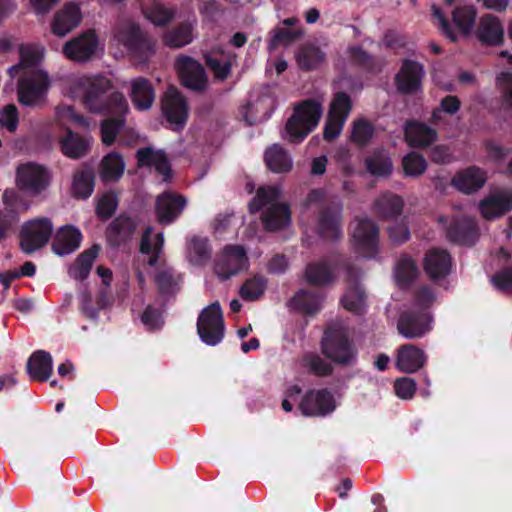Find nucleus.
<instances>
[{"label":"nucleus","instance_id":"f257e3e1","mask_svg":"<svg viewBox=\"0 0 512 512\" xmlns=\"http://www.w3.org/2000/svg\"><path fill=\"white\" fill-rule=\"evenodd\" d=\"M110 79L102 75H76L63 83V95L82 101L92 113H113L122 116L128 111V104L121 93L112 92Z\"/></svg>","mask_w":512,"mask_h":512},{"label":"nucleus","instance_id":"f03ea898","mask_svg":"<svg viewBox=\"0 0 512 512\" xmlns=\"http://www.w3.org/2000/svg\"><path fill=\"white\" fill-rule=\"evenodd\" d=\"M280 194L278 187H260L249 204L252 213L261 211V219L267 230L282 229L290 223V210L286 204L279 202Z\"/></svg>","mask_w":512,"mask_h":512},{"label":"nucleus","instance_id":"7ed1b4c3","mask_svg":"<svg viewBox=\"0 0 512 512\" xmlns=\"http://www.w3.org/2000/svg\"><path fill=\"white\" fill-rule=\"evenodd\" d=\"M324 97L306 99L295 106L289 118L283 138L289 142H301L319 124L323 114Z\"/></svg>","mask_w":512,"mask_h":512},{"label":"nucleus","instance_id":"20e7f679","mask_svg":"<svg viewBox=\"0 0 512 512\" xmlns=\"http://www.w3.org/2000/svg\"><path fill=\"white\" fill-rule=\"evenodd\" d=\"M17 96L21 105L26 107H41L46 103L50 88L48 73L43 69H30L18 73Z\"/></svg>","mask_w":512,"mask_h":512},{"label":"nucleus","instance_id":"39448f33","mask_svg":"<svg viewBox=\"0 0 512 512\" xmlns=\"http://www.w3.org/2000/svg\"><path fill=\"white\" fill-rule=\"evenodd\" d=\"M328 200L321 190H313L305 200L307 210H321V216L318 223L320 235L329 240H335L341 237V205L339 202H333L332 206H327Z\"/></svg>","mask_w":512,"mask_h":512},{"label":"nucleus","instance_id":"423d86ee","mask_svg":"<svg viewBox=\"0 0 512 512\" xmlns=\"http://www.w3.org/2000/svg\"><path fill=\"white\" fill-rule=\"evenodd\" d=\"M322 349L329 359L340 365H351L357 357L356 350L348 341L346 330L340 325L327 329Z\"/></svg>","mask_w":512,"mask_h":512},{"label":"nucleus","instance_id":"0eeeda50","mask_svg":"<svg viewBox=\"0 0 512 512\" xmlns=\"http://www.w3.org/2000/svg\"><path fill=\"white\" fill-rule=\"evenodd\" d=\"M54 226L50 219L42 217L25 222L20 230V248L26 254L43 248L50 240Z\"/></svg>","mask_w":512,"mask_h":512},{"label":"nucleus","instance_id":"6e6552de","mask_svg":"<svg viewBox=\"0 0 512 512\" xmlns=\"http://www.w3.org/2000/svg\"><path fill=\"white\" fill-rule=\"evenodd\" d=\"M223 314L219 302L204 308L197 320V332L203 343L209 346L219 344L224 337Z\"/></svg>","mask_w":512,"mask_h":512},{"label":"nucleus","instance_id":"1a4fd4ad","mask_svg":"<svg viewBox=\"0 0 512 512\" xmlns=\"http://www.w3.org/2000/svg\"><path fill=\"white\" fill-rule=\"evenodd\" d=\"M352 243L355 250L363 257H373L378 249L379 230L368 218H356L351 223Z\"/></svg>","mask_w":512,"mask_h":512},{"label":"nucleus","instance_id":"9d476101","mask_svg":"<svg viewBox=\"0 0 512 512\" xmlns=\"http://www.w3.org/2000/svg\"><path fill=\"white\" fill-rule=\"evenodd\" d=\"M103 52V45L93 31H88L68 41L63 46L64 55L76 62H86Z\"/></svg>","mask_w":512,"mask_h":512},{"label":"nucleus","instance_id":"9b49d317","mask_svg":"<svg viewBox=\"0 0 512 512\" xmlns=\"http://www.w3.org/2000/svg\"><path fill=\"white\" fill-rule=\"evenodd\" d=\"M351 108V100L347 94L339 92L334 96L324 126L325 139H334L340 135Z\"/></svg>","mask_w":512,"mask_h":512},{"label":"nucleus","instance_id":"f8f14e48","mask_svg":"<svg viewBox=\"0 0 512 512\" xmlns=\"http://www.w3.org/2000/svg\"><path fill=\"white\" fill-rule=\"evenodd\" d=\"M247 267L245 249L239 245H228L216 259L214 270L219 278L226 280Z\"/></svg>","mask_w":512,"mask_h":512},{"label":"nucleus","instance_id":"ddd939ff","mask_svg":"<svg viewBox=\"0 0 512 512\" xmlns=\"http://www.w3.org/2000/svg\"><path fill=\"white\" fill-rule=\"evenodd\" d=\"M162 112L173 130H181L188 118V107L186 100L174 87L165 92L162 101Z\"/></svg>","mask_w":512,"mask_h":512},{"label":"nucleus","instance_id":"4468645a","mask_svg":"<svg viewBox=\"0 0 512 512\" xmlns=\"http://www.w3.org/2000/svg\"><path fill=\"white\" fill-rule=\"evenodd\" d=\"M17 186L31 195L41 193L49 184V174L35 163L21 164L16 173Z\"/></svg>","mask_w":512,"mask_h":512},{"label":"nucleus","instance_id":"2eb2a0df","mask_svg":"<svg viewBox=\"0 0 512 512\" xmlns=\"http://www.w3.org/2000/svg\"><path fill=\"white\" fill-rule=\"evenodd\" d=\"M432 322L431 313L414 312L409 309L400 316L397 330L406 339H417L432 330Z\"/></svg>","mask_w":512,"mask_h":512},{"label":"nucleus","instance_id":"dca6fc26","mask_svg":"<svg viewBox=\"0 0 512 512\" xmlns=\"http://www.w3.org/2000/svg\"><path fill=\"white\" fill-rule=\"evenodd\" d=\"M439 223L447 226V236L462 245H472L478 237V228L474 218L461 216L450 219L446 216L438 218Z\"/></svg>","mask_w":512,"mask_h":512},{"label":"nucleus","instance_id":"f3484780","mask_svg":"<svg viewBox=\"0 0 512 512\" xmlns=\"http://www.w3.org/2000/svg\"><path fill=\"white\" fill-rule=\"evenodd\" d=\"M479 212L486 220H494L512 210V190L498 188L487 194L478 204Z\"/></svg>","mask_w":512,"mask_h":512},{"label":"nucleus","instance_id":"a211bd4d","mask_svg":"<svg viewBox=\"0 0 512 512\" xmlns=\"http://www.w3.org/2000/svg\"><path fill=\"white\" fill-rule=\"evenodd\" d=\"M299 408L305 416H325L336 408L333 394L325 389L312 390L302 398Z\"/></svg>","mask_w":512,"mask_h":512},{"label":"nucleus","instance_id":"6ab92c4d","mask_svg":"<svg viewBox=\"0 0 512 512\" xmlns=\"http://www.w3.org/2000/svg\"><path fill=\"white\" fill-rule=\"evenodd\" d=\"M175 66L185 87L195 91H201L206 87L207 77L200 63L190 57L180 56Z\"/></svg>","mask_w":512,"mask_h":512},{"label":"nucleus","instance_id":"aec40b11","mask_svg":"<svg viewBox=\"0 0 512 512\" xmlns=\"http://www.w3.org/2000/svg\"><path fill=\"white\" fill-rule=\"evenodd\" d=\"M344 270L349 286L341 299L342 305L352 313L361 314L366 309V296L363 288L356 281L358 273L348 265L344 266Z\"/></svg>","mask_w":512,"mask_h":512},{"label":"nucleus","instance_id":"412c9836","mask_svg":"<svg viewBox=\"0 0 512 512\" xmlns=\"http://www.w3.org/2000/svg\"><path fill=\"white\" fill-rule=\"evenodd\" d=\"M423 269L430 279L441 280L450 274L452 259L445 250L431 249L423 259Z\"/></svg>","mask_w":512,"mask_h":512},{"label":"nucleus","instance_id":"4be33fe9","mask_svg":"<svg viewBox=\"0 0 512 512\" xmlns=\"http://www.w3.org/2000/svg\"><path fill=\"white\" fill-rule=\"evenodd\" d=\"M119 41L135 55L141 56L143 54V59H147L154 52L153 42L135 24L128 25L119 33Z\"/></svg>","mask_w":512,"mask_h":512},{"label":"nucleus","instance_id":"5701e85b","mask_svg":"<svg viewBox=\"0 0 512 512\" xmlns=\"http://www.w3.org/2000/svg\"><path fill=\"white\" fill-rule=\"evenodd\" d=\"M427 362L426 353L412 344L400 346L397 350L395 365L400 372L411 374L420 370Z\"/></svg>","mask_w":512,"mask_h":512},{"label":"nucleus","instance_id":"b1692460","mask_svg":"<svg viewBox=\"0 0 512 512\" xmlns=\"http://www.w3.org/2000/svg\"><path fill=\"white\" fill-rule=\"evenodd\" d=\"M186 199L180 195L164 192L156 199V216L161 224L172 223L182 212Z\"/></svg>","mask_w":512,"mask_h":512},{"label":"nucleus","instance_id":"393cba45","mask_svg":"<svg viewBox=\"0 0 512 512\" xmlns=\"http://www.w3.org/2000/svg\"><path fill=\"white\" fill-rule=\"evenodd\" d=\"M81 19L79 6L75 3H67L54 15L51 30L55 35L64 37L80 24Z\"/></svg>","mask_w":512,"mask_h":512},{"label":"nucleus","instance_id":"a878e982","mask_svg":"<svg viewBox=\"0 0 512 512\" xmlns=\"http://www.w3.org/2000/svg\"><path fill=\"white\" fill-rule=\"evenodd\" d=\"M424 72L421 64L405 61L396 75L397 88L405 94L417 93L421 89Z\"/></svg>","mask_w":512,"mask_h":512},{"label":"nucleus","instance_id":"bb28decb","mask_svg":"<svg viewBox=\"0 0 512 512\" xmlns=\"http://www.w3.org/2000/svg\"><path fill=\"white\" fill-rule=\"evenodd\" d=\"M45 49L38 44L19 45L20 61L11 66L8 73L11 78H15L18 73L32 69H42L40 63L44 58Z\"/></svg>","mask_w":512,"mask_h":512},{"label":"nucleus","instance_id":"cd10ccee","mask_svg":"<svg viewBox=\"0 0 512 512\" xmlns=\"http://www.w3.org/2000/svg\"><path fill=\"white\" fill-rule=\"evenodd\" d=\"M478 40L489 46H498L504 40V27L500 19L487 14L480 18L476 30Z\"/></svg>","mask_w":512,"mask_h":512},{"label":"nucleus","instance_id":"c85d7f7f","mask_svg":"<svg viewBox=\"0 0 512 512\" xmlns=\"http://www.w3.org/2000/svg\"><path fill=\"white\" fill-rule=\"evenodd\" d=\"M487 177L483 170L477 167H469L455 174L452 185L459 191L470 194L484 186Z\"/></svg>","mask_w":512,"mask_h":512},{"label":"nucleus","instance_id":"c756f323","mask_svg":"<svg viewBox=\"0 0 512 512\" xmlns=\"http://www.w3.org/2000/svg\"><path fill=\"white\" fill-rule=\"evenodd\" d=\"M81 232L73 226L61 227L55 236L52 248L60 256L74 252L80 246Z\"/></svg>","mask_w":512,"mask_h":512},{"label":"nucleus","instance_id":"7c9ffc66","mask_svg":"<svg viewBox=\"0 0 512 512\" xmlns=\"http://www.w3.org/2000/svg\"><path fill=\"white\" fill-rule=\"evenodd\" d=\"M91 143V137L80 136L68 128L60 140V147L64 155L72 159H78L88 152Z\"/></svg>","mask_w":512,"mask_h":512},{"label":"nucleus","instance_id":"2f4dec72","mask_svg":"<svg viewBox=\"0 0 512 512\" xmlns=\"http://www.w3.org/2000/svg\"><path fill=\"white\" fill-rule=\"evenodd\" d=\"M53 370L52 356L43 350L34 352L27 363V371L34 380L46 381Z\"/></svg>","mask_w":512,"mask_h":512},{"label":"nucleus","instance_id":"473e14b6","mask_svg":"<svg viewBox=\"0 0 512 512\" xmlns=\"http://www.w3.org/2000/svg\"><path fill=\"white\" fill-rule=\"evenodd\" d=\"M211 256V248L207 237L192 236L186 243V258L193 266L204 265Z\"/></svg>","mask_w":512,"mask_h":512},{"label":"nucleus","instance_id":"72a5a7b5","mask_svg":"<svg viewBox=\"0 0 512 512\" xmlns=\"http://www.w3.org/2000/svg\"><path fill=\"white\" fill-rule=\"evenodd\" d=\"M419 268L409 255H401L395 263L393 276L399 287H406L419 276Z\"/></svg>","mask_w":512,"mask_h":512},{"label":"nucleus","instance_id":"f704fd0d","mask_svg":"<svg viewBox=\"0 0 512 512\" xmlns=\"http://www.w3.org/2000/svg\"><path fill=\"white\" fill-rule=\"evenodd\" d=\"M137 159L140 165L154 167L163 176V181L171 177V170L165 154L152 148L141 149L137 152Z\"/></svg>","mask_w":512,"mask_h":512},{"label":"nucleus","instance_id":"c9c22d12","mask_svg":"<svg viewBox=\"0 0 512 512\" xmlns=\"http://www.w3.org/2000/svg\"><path fill=\"white\" fill-rule=\"evenodd\" d=\"M405 137L410 146L425 147L436 140L437 133L425 124L410 122L405 126Z\"/></svg>","mask_w":512,"mask_h":512},{"label":"nucleus","instance_id":"e433bc0d","mask_svg":"<svg viewBox=\"0 0 512 512\" xmlns=\"http://www.w3.org/2000/svg\"><path fill=\"white\" fill-rule=\"evenodd\" d=\"M131 98L138 110L150 109L155 99V93L150 82L144 78L132 80Z\"/></svg>","mask_w":512,"mask_h":512},{"label":"nucleus","instance_id":"4c0bfd02","mask_svg":"<svg viewBox=\"0 0 512 512\" xmlns=\"http://www.w3.org/2000/svg\"><path fill=\"white\" fill-rule=\"evenodd\" d=\"M268 168L275 173H285L292 169L293 161L288 152L278 144H273L264 154Z\"/></svg>","mask_w":512,"mask_h":512},{"label":"nucleus","instance_id":"58836bf2","mask_svg":"<svg viewBox=\"0 0 512 512\" xmlns=\"http://www.w3.org/2000/svg\"><path fill=\"white\" fill-rule=\"evenodd\" d=\"M143 14L155 26L167 25L175 16V11L160 0L147 3L143 0Z\"/></svg>","mask_w":512,"mask_h":512},{"label":"nucleus","instance_id":"ea45409f","mask_svg":"<svg viewBox=\"0 0 512 512\" xmlns=\"http://www.w3.org/2000/svg\"><path fill=\"white\" fill-rule=\"evenodd\" d=\"M124 170L125 162L123 157L116 152H111L101 160L99 175L103 181L116 182L121 178Z\"/></svg>","mask_w":512,"mask_h":512},{"label":"nucleus","instance_id":"a19ab883","mask_svg":"<svg viewBox=\"0 0 512 512\" xmlns=\"http://www.w3.org/2000/svg\"><path fill=\"white\" fill-rule=\"evenodd\" d=\"M55 121L62 127L70 128L76 125L83 129L90 128L89 120L82 114L78 113L72 105L61 103L55 107Z\"/></svg>","mask_w":512,"mask_h":512},{"label":"nucleus","instance_id":"79ce46f5","mask_svg":"<svg viewBox=\"0 0 512 512\" xmlns=\"http://www.w3.org/2000/svg\"><path fill=\"white\" fill-rule=\"evenodd\" d=\"M163 233L153 235V229L148 227L142 237L140 251L147 255V261L150 266H154L158 260V256L163 248Z\"/></svg>","mask_w":512,"mask_h":512},{"label":"nucleus","instance_id":"37998d69","mask_svg":"<svg viewBox=\"0 0 512 512\" xmlns=\"http://www.w3.org/2000/svg\"><path fill=\"white\" fill-rule=\"evenodd\" d=\"M403 199L400 196L385 193L374 204V212L382 218H393L402 213Z\"/></svg>","mask_w":512,"mask_h":512},{"label":"nucleus","instance_id":"c03bdc74","mask_svg":"<svg viewBox=\"0 0 512 512\" xmlns=\"http://www.w3.org/2000/svg\"><path fill=\"white\" fill-rule=\"evenodd\" d=\"M98 246L84 251L69 268V275L75 280H84L90 273L92 264L98 254Z\"/></svg>","mask_w":512,"mask_h":512},{"label":"nucleus","instance_id":"a18cd8bd","mask_svg":"<svg viewBox=\"0 0 512 512\" xmlns=\"http://www.w3.org/2000/svg\"><path fill=\"white\" fill-rule=\"evenodd\" d=\"M476 19V10L471 6L457 7L452 11V21L459 32L468 36L471 34Z\"/></svg>","mask_w":512,"mask_h":512},{"label":"nucleus","instance_id":"49530a36","mask_svg":"<svg viewBox=\"0 0 512 512\" xmlns=\"http://www.w3.org/2000/svg\"><path fill=\"white\" fill-rule=\"evenodd\" d=\"M134 230L133 222L128 217H118L107 230V239L112 245H119L130 237Z\"/></svg>","mask_w":512,"mask_h":512},{"label":"nucleus","instance_id":"de8ad7c7","mask_svg":"<svg viewBox=\"0 0 512 512\" xmlns=\"http://www.w3.org/2000/svg\"><path fill=\"white\" fill-rule=\"evenodd\" d=\"M325 59V53L317 46L309 44L303 46L296 54V60L303 69H313Z\"/></svg>","mask_w":512,"mask_h":512},{"label":"nucleus","instance_id":"09e8293b","mask_svg":"<svg viewBox=\"0 0 512 512\" xmlns=\"http://www.w3.org/2000/svg\"><path fill=\"white\" fill-rule=\"evenodd\" d=\"M193 23L186 22L165 33L163 40L167 46L182 47L192 41Z\"/></svg>","mask_w":512,"mask_h":512},{"label":"nucleus","instance_id":"8fccbe9b","mask_svg":"<svg viewBox=\"0 0 512 512\" xmlns=\"http://www.w3.org/2000/svg\"><path fill=\"white\" fill-rule=\"evenodd\" d=\"M94 189V175L90 170L78 171L74 174L72 192L76 197L88 198Z\"/></svg>","mask_w":512,"mask_h":512},{"label":"nucleus","instance_id":"3c124183","mask_svg":"<svg viewBox=\"0 0 512 512\" xmlns=\"http://www.w3.org/2000/svg\"><path fill=\"white\" fill-rule=\"evenodd\" d=\"M436 301V293L427 285L419 287L413 296L409 309L414 312L430 313V308Z\"/></svg>","mask_w":512,"mask_h":512},{"label":"nucleus","instance_id":"603ef678","mask_svg":"<svg viewBox=\"0 0 512 512\" xmlns=\"http://www.w3.org/2000/svg\"><path fill=\"white\" fill-rule=\"evenodd\" d=\"M267 288V281L262 276H253L247 279L240 288V296L246 301L259 299Z\"/></svg>","mask_w":512,"mask_h":512},{"label":"nucleus","instance_id":"864d4df0","mask_svg":"<svg viewBox=\"0 0 512 512\" xmlns=\"http://www.w3.org/2000/svg\"><path fill=\"white\" fill-rule=\"evenodd\" d=\"M333 271L326 263L311 264L306 269V278L312 284L324 285L332 281Z\"/></svg>","mask_w":512,"mask_h":512},{"label":"nucleus","instance_id":"5fc2aeb1","mask_svg":"<svg viewBox=\"0 0 512 512\" xmlns=\"http://www.w3.org/2000/svg\"><path fill=\"white\" fill-rule=\"evenodd\" d=\"M292 303L300 311L313 314L320 309L321 298L312 293L301 291L294 296Z\"/></svg>","mask_w":512,"mask_h":512},{"label":"nucleus","instance_id":"6e6d98bb","mask_svg":"<svg viewBox=\"0 0 512 512\" xmlns=\"http://www.w3.org/2000/svg\"><path fill=\"white\" fill-rule=\"evenodd\" d=\"M368 171L376 176H386L392 171V163L389 157L383 153H377L366 161Z\"/></svg>","mask_w":512,"mask_h":512},{"label":"nucleus","instance_id":"4d7b16f0","mask_svg":"<svg viewBox=\"0 0 512 512\" xmlns=\"http://www.w3.org/2000/svg\"><path fill=\"white\" fill-rule=\"evenodd\" d=\"M403 169L406 175L417 177L423 174L427 168L425 158L417 153H409L403 158Z\"/></svg>","mask_w":512,"mask_h":512},{"label":"nucleus","instance_id":"13d9d810","mask_svg":"<svg viewBox=\"0 0 512 512\" xmlns=\"http://www.w3.org/2000/svg\"><path fill=\"white\" fill-rule=\"evenodd\" d=\"M124 126V120L122 118L117 119H106L101 123V140L109 146L114 143L117 134Z\"/></svg>","mask_w":512,"mask_h":512},{"label":"nucleus","instance_id":"bf43d9fd","mask_svg":"<svg viewBox=\"0 0 512 512\" xmlns=\"http://www.w3.org/2000/svg\"><path fill=\"white\" fill-rule=\"evenodd\" d=\"M19 125V113L14 104H7L0 109V127L8 132H15Z\"/></svg>","mask_w":512,"mask_h":512},{"label":"nucleus","instance_id":"052dcab7","mask_svg":"<svg viewBox=\"0 0 512 512\" xmlns=\"http://www.w3.org/2000/svg\"><path fill=\"white\" fill-rule=\"evenodd\" d=\"M207 64L219 79H224L230 72V61L226 56L211 53L206 58Z\"/></svg>","mask_w":512,"mask_h":512},{"label":"nucleus","instance_id":"680f3d73","mask_svg":"<svg viewBox=\"0 0 512 512\" xmlns=\"http://www.w3.org/2000/svg\"><path fill=\"white\" fill-rule=\"evenodd\" d=\"M156 283L164 294L173 293L179 284V277H176L171 269H164L156 275Z\"/></svg>","mask_w":512,"mask_h":512},{"label":"nucleus","instance_id":"e2e57ef3","mask_svg":"<svg viewBox=\"0 0 512 512\" xmlns=\"http://www.w3.org/2000/svg\"><path fill=\"white\" fill-rule=\"evenodd\" d=\"M36 272V266L32 262L24 263L19 270L7 271L0 274L3 289L7 290L11 281L21 276L32 277Z\"/></svg>","mask_w":512,"mask_h":512},{"label":"nucleus","instance_id":"0e129e2a","mask_svg":"<svg viewBox=\"0 0 512 512\" xmlns=\"http://www.w3.org/2000/svg\"><path fill=\"white\" fill-rule=\"evenodd\" d=\"M117 205V196L112 192L105 193L97 201V214L102 218H109L114 213Z\"/></svg>","mask_w":512,"mask_h":512},{"label":"nucleus","instance_id":"69168bd1","mask_svg":"<svg viewBox=\"0 0 512 512\" xmlns=\"http://www.w3.org/2000/svg\"><path fill=\"white\" fill-rule=\"evenodd\" d=\"M496 85L501 94L502 104L512 108V74H500L496 79Z\"/></svg>","mask_w":512,"mask_h":512},{"label":"nucleus","instance_id":"338daca9","mask_svg":"<svg viewBox=\"0 0 512 512\" xmlns=\"http://www.w3.org/2000/svg\"><path fill=\"white\" fill-rule=\"evenodd\" d=\"M374 129L364 120L355 121L352 128V140L360 145L365 144L372 137Z\"/></svg>","mask_w":512,"mask_h":512},{"label":"nucleus","instance_id":"774afa93","mask_svg":"<svg viewBox=\"0 0 512 512\" xmlns=\"http://www.w3.org/2000/svg\"><path fill=\"white\" fill-rule=\"evenodd\" d=\"M492 285L499 291L512 295V270L504 269L491 278Z\"/></svg>","mask_w":512,"mask_h":512}]
</instances>
